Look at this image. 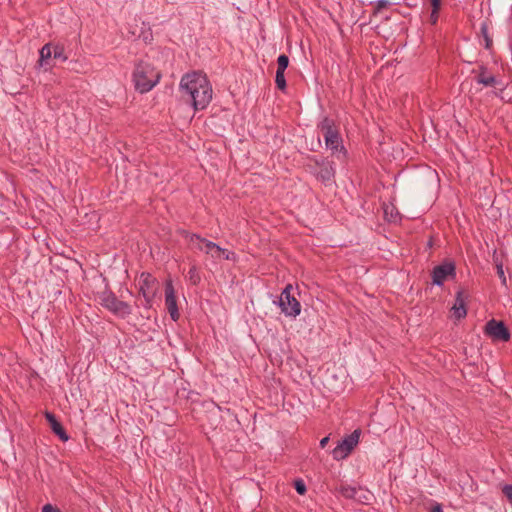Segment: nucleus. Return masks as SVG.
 <instances>
[{
  "mask_svg": "<svg viewBox=\"0 0 512 512\" xmlns=\"http://www.w3.org/2000/svg\"><path fill=\"white\" fill-rule=\"evenodd\" d=\"M183 98L191 102L195 110H202L212 100L213 90L205 74L191 72L185 74L179 84Z\"/></svg>",
  "mask_w": 512,
  "mask_h": 512,
  "instance_id": "obj_1",
  "label": "nucleus"
},
{
  "mask_svg": "<svg viewBox=\"0 0 512 512\" xmlns=\"http://www.w3.org/2000/svg\"><path fill=\"white\" fill-rule=\"evenodd\" d=\"M133 78L136 90L145 93L158 83L160 73L148 63H139L135 68Z\"/></svg>",
  "mask_w": 512,
  "mask_h": 512,
  "instance_id": "obj_2",
  "label": "nucleus"
},
{
  "mask_svg": "<svg viewBox=\"0 0 512 512\" xmlns=\"http://www.w3.org/2000/svg\"><path fill=\"white\" fill-rule=\"evenodd\" d=\"M191 245H193L195 248L199 249L200 251H203L207 255H209L211 258L215 260L219 259H226V260H234L235 256L234 253L223 249L216 245L215 243L208 241L206 239L201 238L200 236L193 235L190 239Z\"/></svg>",
  "mask_w": 512,
  "mask_h": 512,
  "instance_id": "obj_3",
  "label": "nucleus"
},
{
  "mask_svg": "<svg viewBox=\"0 0 512 512\" xmlns=\"http://www.w3.org/2000/svg\"><path fill=\"white\" fill-rule=\"evenodd\" d=\"M292 285L285 287L279 298V306L286 316L296 317L300 314L301 305L299 301L291 294Z\"/></svg>",
  "mask_w": 512,
  "mask_h": 512,
  "instance_id": "obj_4",
  "label": "nucleus"
},
{
  "mask_svg": "<svg viewBox=\"0 0 512 512\" xmlns=\"http://www.w3.org/2000/svg\"><path fill=\"white\" fill-rule=\"evenodd\" d=\"M139 292L144 298L145 305L147 307L151 306V303L157 292V281L156 279L148 274L142 273L138 280Z\"/></svg>",
  "mask_w": 512,
  "mask_h": 512,
  "instance_id": "obj_5",
  "label": "nucleus"
},
{
  "mask_svg": "<svg viewBox=\"0 0 512 512\" xmlns=\"http://www.w3.org/2000/svg\"><path fill=\"white\" fill-rule=\"evenodd\" d=\"M360 434V430H355L350 435H348L337 447H335L332 451L334 459L341 460L346 458L358 444Z\"/></svg>",
  "mask_w": 512,
  "mask_h": 512,
  "instance_id": "obj_6",
  "label": "nucleus"
},
{
  "mask_svg": "<svg viewBox=\"0 0 512 512\" xmlns=\"http://www.w3.org/2000/svg\"><path fill=\"white\" fill-rule=\"evenodd\" d=\"M100 303L118 316H125L131 313V307L127 303L119 301L110 293H103L100 296Z\"/></svg>",
  "mask_w": 512,
  "mask_h": 512,
  "instance_id": "obj_7",
  "label": "nucleus"
},
{
  "mask_svg": "<svg viewBox=\"0 0 512 512\" xmlns=\"http://www.w3.org/2000/svg\"><path fill=\"white\" fill-rule=\"evenodd\" d=\"M321 132L327 148L336 151L340 146V138L332 120L325 118L321 123Z\"/></svg>",
  "mask_w": 512,
  "mask_h": 512,
  "instance_id": "obj_8",
  "label": "nucleus"
},
{
  "mask_svg": "<svg viewBox=\"0 0 512 512\" xmlns=\"http://www.w3.org/2000/svg\"><path fill=\"white\" fill-rule=\"evenodd\" d=\"M455 265L452 262H445L434 267L432 281L435 285H442L446 280L455 277Z\"/></svg>",
  "mask_w": 512,
  "mask_h": 512,
  "instance_id": "obj_9",
  "label": "nucleus"
},
{
  "mask_svg": "<svg viewBox=\"0 0 512 512\" xmlns=\"http://www.w3.org/2000/svg\"><path fill=\"white\" fill-rule=\"evenodd\" d=\"M485 330L486 333L494 340L508 341L510 339V333L504 326L503 322H498L494 319L490 320L486 324Z\"/></svg>",
  "mask_w": 512,
  "mask_h": 512,
  "instance_id": "obj_10",
  "label": "nucleus"
},
{
  "mask_svg": "<svg viewBox=\"0 0 512 512\" xmlns=\"http://www.w3.org/2000/svg\"><path fill=\"white\" fill-rule=\"evenodd\" d=\"M165 303H166V307H167V310H168L171 318L174 321L178 320L179 312H178L177 303H176L175 291H174L171 281H168L166 283Z\"/></svg>",
  "mask_w": 512,
  "mask_h": 512,
  "instance_id": "obj_11",
  "label": "nucleus"
},
{
  "mask_svg": "<svg viewBox=\"0 0 512 512\" xmlns=\"http://www.w3.org/2000/svg\"><path fill=\"white\" fill-rule=\"evenodd\" d=\"M289 59L286 55L282 54L277 59V71H276V77L275 82L279 89L283 90L286 87V80L284 77V72L286 68L288 67Z\"/></svg>",
  "mask_w": 512,
  "mask_h": 512,
  "instance_id": "obj_12",
  "label": "nucleus"
},
{
  "mask_svg": "<svg viewBox=\"0 0 512 512\" xmlns=\"http://www.w3.org/2000/svg\"><path fill=\"white\" fill-rule=\"evenodd\" d=\"M466 295L465 292L460 290L457 292L456 300L451 308L452 317L456 319H462L466 316L467 311L465 307Z\"/></svg>",
  "mask_w": 512,
  "mask_h": 512,
  "instance_id": "obj_13",
  "label": "nucleus"
},
{
  "mask_svg": "<svg viewBox=\"0 0 512 512\" xmlns=\"http://www.w3.org/2000/svg\"><path fill=\"white\" fill-rule=\"evenodd\" d=\"M46 419L50 425V428L52 429V431L57 435L59 436V438L62 440V441H66L68 440V436L65 432V430L63 429L62 425L57 421V419L55 418V416L51 413H46Z\"/></svg>",
  "mask_w": 512,
  "mask_h": 512,
  "instance_id": "obj_14",
  "label": "nucleus"
},
{
  "mask_svg": "<svg viewBox=\"0 0 512 512\" xmlns=\"http://www.w3.org/2000/svg\"><path fill=\"white\" fill-rule=\"evenodd\" d=\"M477 82L483 84L484 86L491 87H496L500 84L494 76L487 74L485 71L479 73L477 76Z\"/></svg>",
  "mask_w": 512,
  "mask_h": 512,
  "instance_id": "obj_15",
  "label": "nucleus"
},
{
  "mask_svg": "<svg viewBox=\"0 0 512 512\" xmlns=\"http://www.w3.org/2000/svg\"><path fill=\"white\" fill-rule=\"evenodd\" d=\"M51 57H53L52 45L51 44H46L40 50V60H39L40 65L42 67L48 65L47 61Z\"/></svg>",
  "mask_w": 512,
  "mask_h": 512,
  "instance_id": "obj_16",
  "label": "nucleus"
},
{
  "mask_svg": "<svg viewBox=\"0 0 512 512\" xmlns=\"http://www.w3.org/2000/svg\"><path fill=\"white\" fill-rule=\"evenodd\" d=\"M52 53L55 60L66 61L68 58L64 52V47L61 45H52Z\"/></svg>",
  "mask_w": 512,
  "mask_h": 512,
  "instance_id": "obj_17",
  "label": "nucleus"
},
{
  "mask_svg": "<svg viewBox=\"0 0 512 512\" xmlns=\"http://www.w3.org/2000/svg\"><path fill=\"white\" fill-rule=\"evenodd\" d=\"M357 489L350 486H342L341 487V493L346 498H355L357 494Z\"/></svg>",
  "mask_w": 512,
  "mask_h": 512,
  "instance_id": "obj_18",
  "label": "nucleus"
},
{
  "mask_svg": "<svg viewBox=\"0 0 512 512\" xmlns=\"http://www.w3.org/2000/svg\"><path fill=\"white\" fill-rule=\"evenodd\" d=\"M333 169L331 167L325 166L320 171V176L323 180L329 181L333 177Z\"/></svg>",
  "mask_w": 512,
  "mask_h": 512,
  "instance_id": "obj_19",
  "label": "nucleus"
},
{
  "mask_svg": "<svg viewBox=\"0 0 512 512\" xmlns=\"http://www.w3.org/2000/svg\"><path fill=\"white\" fill-rule=\"evenodd\" d=\"M495 262H496L497 274H498L499 278L501 279L502 284L504 286H506V277L504 274L503 265L501 262H498L497 259L495 260Z\"/></svg>",
  "mask_w": 512,
  "mask_h": 512,
  "instance_id": "obj_20",
  "label": "nucleus"
},
{
  "mask_svg": "<svg viewBox=\"0 0 512 512\" xmlns=\"http://www.w3.org/2000/svg\"><path fill=\"white\" fill-rule=\"evenodd\" d=\"M294 486H295L296 491L300 495H303L306 492V486H305V483L303 482V480H301V479L296 480Z\"/></svg>",
  "mask_w": 512,
  "mask_h": 512,
  "instance_id": "obj_21",
  "label": "nucleus"
},
{
  "mask_svg": "<svg viewBox=\"0 0 512 512\" xmlns=\"http://www.w3.org/2000/svg\"><path fill=\"white\" fill-rule=\"evenodd\" d=\"M502 492L509 500V502L512 504V485H504L502 488Z\"/></svg>",
  "mask_w": 512,
  "mask_h": 512,
  "instance_id": "obj_22",
  "label": "nucleus"
},
{
  "mask_svg": "<svg viewBox=\"0 0 512 512\" xmlns=\"http://www.w3.org/2000/svg\"><path fill=\"white\" fill-rule=\"evenodd\" d=\"M432 10L439 11L441 7V0H430Z\"/></svg>",
  "mask_w": 512,
  "mask_h": 512,
  "instance_id": "obj_23",
  "label": "nucleus"
},
{
  "mask_svg": "<svg viewBox=\"0 0 512 512\" xmlns=\"http://www.w3.org/2000/svg\"><path fill=\"white\" fill-rule=\"evenodd\" d=\"M42 512H60L58 509H55L52 505L50 504H46L43 508H42Z\"/></svg>",
  "mask_w": 512,
  "mask_h": 512,
  "instance_id": "obj_24",
  "label": "nucleus"
},
{
  "mask_svg": "<svg viewBox=\"0 0 512 512\" xmlns=\"http://www.w3.org/2000/svg\"><path fill=\"white\" fill-rule=\"evenodd\" d=\"M438 12L439 11H435V10H432L431 11V15H430V21L432 24H435L438 20Z\"/></svg>",
  "mask_w": 512,
  "mask_h": 512,
  "instance_id": "obj_25",
  "label": "nucleus"
},
{
  "mask_svg": "<svg viewBox=\"0 0 512 512\" xmlns=\"http://www.w3.org/2000/svg\"><path fill=\"white\" fill-rule=\"evenodd\" d=\"M189 274H190V279L193 281V283H196L198 281L199 277L196 275L195 270L191 269L189 271Z\"/></svg>",
  "mask_w": 512,
  "mask_h": 512,
  "instance_id": "obj_26",
  "label": "nucleus"
},
{
  "mask_svg": "<svg viewBox=\"0 0 512 512\" xmlns=\"http://www.w3.org/2000/svg\"><path fill=\"white\" fill-rule=\"evenodd\" d=\"M387 4H388L387 0H378L377 1V8L378 9L384 8V7L387 6Z\"/></svg>",
  "mask_w": 512,
  "mask_h": 512,
  "instance_id": "obj_27",
  "label": "nucleus"
},
{
  "mask_svg": "<svg viewBox=\"0 0 512 512\" xmlns=\"http://www.w3.org/2000/svg\"><path fill=\"white\" fill-rule=\"evenodd\" d=\"M430 512H442V508L439 504H436L430 509Z\"/></svg>",
  "mask_w": 512,
  "mask_h": 512,
  "instance_id": "obj_28",
  "label": "nucleus"
},
{
  "mask_svg": "<svg viewBox=\"0 0 512 512\" xmlns=\"http://www.w3.org/2000/svg\"><path fill=\"white\" fill-rule=\"evenodd\" d=\"M328 441H329V438H328V437H324V438L320 441V446H321L322 448H324V447L327 445Z\"/></svg>",
  "mask_w": 512,
  "mask_h": 512,
  "instance_id": "obj_29",
  "label": "nucleus"
},
{
  "mask_svg": "<svg viewBox=\"0 0 512 512\" xmlns=\"http://www.w3.org/2000/svg\"><path fill=\"white\" fill-rule=\"evenodd\" d=\"M486 47H490L491 40L485 35Z\"/></svg>",
  "mask_w": 512,
  "mask_h": 512,
  "instance_id": "obj_30",
  "label": "nucleus"
}]
</instances>
